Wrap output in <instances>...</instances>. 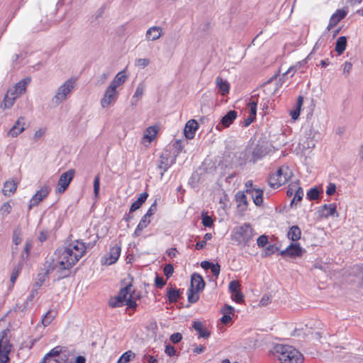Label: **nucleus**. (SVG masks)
<instances>
[{
    "label": "nucleus",
    "mask_w": 363,
    "mask_h": 363,
    "mask_svg": "<svg viewBox=\"0 0 363 363\" xmlns=\"http://www.w3.org/2000/svg\"><path fill=\"white\" fill-rule=\"evenodd\" d=\"M182 340V335L181 333H173L171 336H170V341L174 343V344H176V343H178L181 340Z\"/></svg>",
    "instance_id": "57"
},
{
    "label": "nucleus",
    "mask_w": 363,
    "mask_h": 363,
    "mask_svg": "<svg viewBox=\"0 0 363 363\" xmlns=\"http://www.w3.org/2000/svg\"><path fill=\"white\" fill-rule=\"evenodd\" d=\"M118 97V90L108 85L101 99L100 104L103 108H107L116 103Z\"/></svg>",
    "instance_id": "11"
},
{
    "label": "nucleus",
    "mask_w": 363,
    "mask_h": 363,
    "mask_svg": "<svg viewBox=\"0 0 363 363\" xmlns=\"http://www.w3.org/2000/svg\"><path fill=\"white\" fill-rule=\"evenodd\" d=\"M198 123L192 119L189 121L184 128V133L187 139H192L195 135V133L198 129Z\"/></svg>",
    "instance_id": "20"
},
{
    "label": "nucleus",
    "mask_w": 363,
    "mask_h": 363,
    "mask_svg": "<svg viewBox=\"0 0 363 363\" xmlns=\"http://www.w3.org/2000/svg\"><path fill=\"white\" fill-rule=\"evenodd\" d=\"M31 247H32V242L29 240H26V244H25V247H24V252L26 254V257H24L23 255H22V258L23 259H26L30 253V251L31 250Z\"/></svg>",
    "instance_id": "56"
},
{
    "label": "nucleus",
    "mask_w": 363,
    "mask_h": 363,
    "mask_svg": "<svg viewBox=\"0 0 363 363\" xmlns=\"http://www.w3.org/2000/svg\"><path fill=\"white\" fill-rule=\"evenodd\" d=\"M199 292V291H196V290L191 289V288H189L188 289L187 298H188V301L190 303H194L199 300V296L198 294Z\"/></svg>",
    "instance_id": "39"
},
{
    "label": "nucleus",
    "mask_w": 363,
    "mask_h": 363,
    "mask_svg": "<svg viewBox=\"0 0 363 363\" xmlns=\"http://www.w3.org/2000/svg\"><path fill=\"white\" fill-rule=\"evenodd\" d=\"M176 162L175 157H172L171 152L165 150L160 157L157 169L160 171V177H163L164 173Z\"/></svg>",
    "instance_id": "10"
},
{
    "label": "nucleus",
    "mask_w": 363,
    "mask_h": 363,
    "mask_svg": "<svg viewBox=\"0 0 363 363\" xmlns=\"http://www.w3.org/2000/svg\"><path fill=\"white\" fill-rule=\"evenodd\" d=\"M67 252H70V255L74 261L77 262L85 255L86 246L84 242L77 240L66 246L62 247Z\"/></svg>",
    "instance_id": "6"
},
{
    "label": "nucleus",
    "mask_w": 363,
    "mask_h": 363,
    "mask_svg": "<svg viewBox=\"0 0 363 363\" xmlns=\"http://www.w3.org/2000/svg\"><path fill=\"white\" fill-rule=\"evenodd\" d=\"M30 78H25L18 82V83H16L15 86L13 88L10 89L9 91H12L13 94H15V95L18 97L26 91V86L28 83H30Z\"/></svg>",
    "instance_id": "21"
},
{
    "label": "nucleus",
    "mask_w": 363,
    "mask_h": 363,
    "mask_svg": "<svg viewBox=\"0 0 363 363\" xmlns=\"http://www.w3.org/2000/svg\"><path fill=\"white\" fill-rule=\"evenodd\" d=\"M201 219L202 224L205 227H211L213 223V220L211 216H209L207 213L202 212L201 213Z\"/></svg>",
    "instance_id": "45"
},
{
    "label": "nucleus",
    "mask_w": 363,
    "mask_h": 363,
    "mask_svg": "<svg viewBox=\"0 0 363 363\" xmlns=\"http://www.w3.org/2000/svg\"><path fill=\"white\" fill-rule=\"evenodd\" d=\"M237 117V112L234 110L229 111L220 120V124L224 128L229 127Z\"/></svg>",
    "instance_id": "24"
},
{
    "label": "nucleus",
    "mask_w": 363,
    "mask_h": 363,
    "mask_svg": "<svg viewBox=\"0 0 363 363\" xmlns=\"http://www.w3.org/2000/svg\"><path fill=\"white\" fill-rule=\"evenodd\" d=\"M127 75L125 74V70L119 72L113 78V79L110 83L109 86L113 87L117 89V88L122 84H123L127 80Z\"/></svg>",
    "instance_id": "23"
},
{
    "label": "nucleus",
    "mask_w": 363,
    "mask_h": 363,
    "mask_svg": "<svg viewBox=\"0 0 363 363\" xmlns=\"http://www.w3.org/2000/svg\"><path fill=\"white\" fill-rule=\"evenodd\" d=\"M148 216L144 215L137 225L134 234L135 236H139L144 228H145L150 223Z\"/></svg>",
    "instance_id": "32"
},
{
    "label": "nucleus",
    "mask_w": 363,
    "mask_h": 363,
    "mask_svg": "<svg viewBox=\"0 0 363 363\" xmlns=\"http://www.w3.org/2000/svg\"><path fill=\"white\" fill-rule=\"evenodd\" d=\"M75 86V79L70 78L65 81L56 90L55 94L52 99V103L56 106L65 101L74 90Z\"/></svg>",
    "instance_id": "5"
},
{
    "label": "nucleus",
    "mask_w": 363,
    "mask_h": 363,
    "mask_svg": "<svg viewBox=\"0 0 363 363\" xmlns=\"http://www.w3.org/2000/svg\"><path fill=\"white\" fill-rule=\"evenodd\" d=\"M301 230L298 225L291 226L287 233L288 238L293 242L298 241L301 238Z\"/></svg>",
    "instance_id": "28"
},
{
    "label": "nucleus",
    "mask_w": 363,
    "mask_h": 363,
    "mask_svg": "<svg viewBox=\"0 0 363 363\" xmlns=\"http://www.w3.org/2000/svg\"><path fill=\"white\" fill-rule=\"evenodd\" d=\"M240 285L239 282L238 281L234 280L230 282L228 289L230 293H234L240 291Z\"/></svg>",
    "instance_id": "49"
},
{
    "label": "nucleus",
    "mask_w": 363,
    "mask_h": 363,
    "mask_svg": "<svg viewBox=\"0 0 363 363\" xmlns=\"http://www.w3.org/2000/svg\"><path fill=\"white\" fill-rule=\"evenodd\" d=\"M216 86L219 90V92L222 95H226L229 93L230 84L227 80L223 79L220 77H217L216 79Z\"/></svg>",
    "instance_id": "26"
},
{
    "label": "nucleus",
    "mask_w": 363,
    "mask_h": 363,
    "mask_svg": "<svg viewBox=\"0 0 363 363\" xmlns=\"http://www.w3.org/2000/svg\"><path fill=\"white\" fill-rule=\"evenodd\" d=\"M135 357V354L130 351L128 350L125 352H124L118 359L117 363H128L132 357Z\"/></svg>",
    "instance_id": "42"
},
{
    "label": "nucleus",
    "mask_w": 363,
    "mask_h": 363,
    "mask_svg": "<svg viewBox=\"0 0 363 363\" xmlns=\"http://www.w3.org/2000/svg\"><path fill=\"white\" fill-rule=\"evenodd\" d=\"M157 211V201H155V202L150 206L149 209L147 210V213L145 214L146 216H148L149 218L152 216Z\"/></svg>",
    "instance_id": "60"
},
{
    "label": "nucleus",
    "mask_w": 363,
    "mask_h": 363,
    "mask_svg": "<svg viewBox=\"0 0 363 363\" xmlns=\"http://www.w3.org/2000/svg\"><path fill=\"white\" fill-rule=\"evenodd\" d=\"M17 189V183L13 180L6 181L4 184L2 192L6 196H11L13 195Z\"/></svg>",
    "instance_id": "25"
},
{
    "label": "nucleus",
    "mask_w": 363,
    "mask_h": 363,
    "mask_svg": "<svg viewBox=\"0 0 363 363\" xmlns=\"http://www.w3.org/2000/svg\"><path fill=\"white\" fill-rule=\"evenodd\" d=\"M303 196V190L301 187L298 186L295 190L294 196L291 202V206L296 205V203L302 200Z\"/></svg>",
    "instance_id": "38"
},
{
    "label": "nucleus",
    "mask_w": 363,
    "mask_h": 363,
    "mask_svg": "<svg viewBox=\"0 0 363 363\" xmlns=\"http://www.w3.org/2000/svg\"><path fill=\"white\" fill-rule=\"evenodd\" d=\"M293 176V172L288 165L281 166L274 174L268 178V184L272 189H277L286 184Z\"/></svg>",
    "instance_id": "3"
},
{
    "label": "nucleus",
    "mask_w": 363,
    "mask_h": 363,
    "mask_svg": "<svg viewBox=\"0 0 363 363\" xmlns=\"http://www.w3.org/2000/svg\"><path fill=\"white\" fill-rule=\"evenodd\" d=\"M131 291H132V285L131 284H128L124 288H122L120 290V291L118 293V295L121 297H122L124 300H126L130 295H132L130 294Z\"/></svg>",
    "instance_id": "43"
},
{
    "label": "nucleus",
    "mask_w": 363,
    "mask_h": 363,
    "mask_svg": "<svg viewBox=\"0 0 363 363\" xmlns=\"http://www.w3.org/2000/svg\"><path fill=\"white\" fill-rule=\"evenodd\" d=\"M157 133V128L155 127L150 126L146 129L143 139L150 143L156 137Z\"/></svg>",
    "instance_id": "35"
},
{
    "label": "nucleus",
    "mask_w": 363,
    "mask_h": 363,
    "mask_svg": "<svg viewBox=\"0 0 363 363\" xmlns=\"http://www.w3.org/2000/svg\"><path fill=\"white\" fill-rule=\"evenodd\" d=\"M231 294V297L235 302L241 303L243 301L244 296L240 291Z\"/></svg>",
    "instance_id": "54"
},
{
    "label": "nucleus",
    "mask_w": 363,
    "mask_h": 363,
    "mask_svg": "<svg viewBox=\"0 0 363 363\" xmlns=\"http://www.w3.org/2000/svg\"><path fill=\"white\" fill-rule=\"evenodd\" d=\"M74 176V170L71 169L64 172L60 177L55 191L58 194L63 193L69 186Z\"/></svg>",
    "instance_id": "12"
},
{
    "label": "nucleus",
    "mask_w": 363,
    "mask_h": 363,
    "mask_svg": "<svg viewBox=\"0 0 363 363\" xmlns=\"http://www.w3.org/2000/svg\"><path fill=\"white\" fill-rule=\"evenodd\" d=\"M164 352H165L168 356H169V357H173V356H174V355H175V354H176V350H175V348H174L172 345H171L168 344V345H167L165 346Z\"/></svg>",
    "instance_id": "58"
},
{
    "label": "nucleus",
    "mask_w": 363,
    "mask_h": 363,
    "mask_svg": "<svg viewBox=\"0 0 363 363\" xmlns=\"http://www.w3.org/2000/svg\"><path fill=\"white\" fill-rule=\"evenodd\" d=\"M205 287V282L203 279V277L197 274L194 273L191 275V289L196 290V291H201Z\"/></svg>",
    "instance_id": "18"
},
{
    "label": "nucleus",
    "mask_w": 363,
    "mask_h": 363,
    "mask_svg": "<svg viewBox=\"0 0 363 363\" xmlns=\"http://www.w3.org/2000/svg\"><path fill=\"white\" fill-rule=\"evenodd\" d=\"M267 242H268V238L267 235H260L257 240V245L259 247H264L267 244Z\"/></svg>",
    "instance_id": "53"
},
{
    "label": "nucleus",
    "mask_w": 363,
    "mask_h": 363,
    "mask_svg": "<svg viewBox=\"0 0 363 363\" xmlns=\"http://www.w3.org/2000/svg\"><path fill=\"white\" fill-rule=\"evenodd\" d=\"M253 236V228L249 223H244L234 228L233 239L239 245H248L251 240H252Z\"/></svg>",
    "instance_id": "4"
},
{
    "label": "nucleus",
    "mask_w": 363,
    "mask_h": 363,
    "mask_svg": "<svg viewBox=\"0 0 363 363\" xmlns=\"http://www.w3.org/2000/svg\"><path fill=\"white\" fill-rule=\"evenodd\" d=\"M25 118L22 116L19 117L13 126L9 130L8 135L13 138L17 137L25 130Z\"/></svg>",
    "instance_id": "16"
},
{
    "label": "nucleus",
    "mask_w": 363,
    "mask_h": 363,
    "mask_svg": "<svg viewBox=\"0 0 363 363\" xmlns=\"http://www.w3.org/2000/svg\"><path fill=\"white\" fill-rule=\"evenodd\" d=\"M277 247H275L273 245H270L266 247L264 252L263 253L264 257H267L273 253H274Z\"/></svg>",
    "instance_id": "61"
},
{
    "label": "nucleus",
    "mask_w": 363,
    "mask_h": 363,
    "mask_svg": "<svg viewBox=\"0 0 363 363\" xmlns=\"http://www.w3.org/2000/svg\"><path fill=\"white\" fill-rule=\"evenodd\" d=\"M0 211L2 213L9 214L11 211V206L10 205V203L9 202H6V203H3V205L1 207Z\"/></svg>",
    "instance_id": "64"
},
{
    "label": "nucleus",
    "mask_w": 363,
    "mask_h": 363,
    "mask_svg": "<svg viewBox=\"0 0 363 363\" xmlns=\"http://www.w3.org/2000/svg\"><path fill=\"white\" fill-rule=\"evenodd\" d=\"M256 206H261L263 202V191L259 189H254L250 194Z\"/></svg>",
    "instance_id": "31"
},
{
    "label": "nucleus",
    "mask_w": 363,
    "mask_h": 363,
    "mask_svg": "<svg viewBox=\"0 0 363 363\" xmlns=\"http://www.w3.org/2000/svg\"><path fill=\"white\" fill-rule=\"evenodd\" d=\"M270 355L275 363H302L303 357L294 347L277 344L270 351Z\"/></svg>",
    "instance_id": "1"
},
{
    "label": "nucleus",
    "mask_w": 363,
    "mask_h": 363,
    "mask_svg": "<svg viewBox=\"0 0 363 363\" xmlns=\"http://www.w3.org/2000/svg\"><path fill=\"white\" fill-rule=\"evenodd\" d=\"M236 201L240 203H242L244 204L245 206H247V196L245 194L244 192L242 191H238L237 194H236Z\"/></svg>",
    "instance_id": "47"
},
{
    "label": "nucleus",
    "mask_w": 363,
    "mask_h": 363,
    "mask_svg": "<svg viewBox=\"0 0 363 363\" xmlns=\"http://www.w3.org/2000/svg\"><path fill=\"white\" fill-rule=\"evenodd\" d=\"M145 89V86L144 84H139L135 89V91L134 93V95L133 96V99H140L143 96L144 94Z\"/></svg>",
    "instance_id": "46"
},
{
    "label": "nucleus",
    "mask_w": 363,
    "mask_h": 363,
    "mask_svg": "<svg viewBox=\"0 0 363 363\" xmlns=\"http://www.w3.org/2000/svg\"><path fill=\"white\" fill-rule=\"evenodd\" d=\"M193 328L198 332L199 337L207 338L210 336V332L204 327L200 321H194Z\"/></svg>",
    "instance_id": "27"
},
{
    "label": "nucleus",
    "mask_w": 363,
    "mask_h": 363,
    "mask_svg": "<svg viewBox=\"0 0 363 363\" xmlns=\"http://www.w3.org/2000/svg\"><path fill=\"white\" fill-rule=\"evenodd\" d=\"M257 106V104L255 101H250L248 104V107L250 109V116H252V117H256Z\"/></svg>",
    "instance_id": "51"
},
{
    "label": "nucleus",
    "mask_w": 363,
    "mask_h": 363,
    "mask_svg": "<svg viewBox=\"0 0 363 363\" xmlns=\"http://www.w3.org/2000/svg\"><path fill=\"white\" fill-rule=\"evenodd\" d=\"M18 96H16L15 94H13L12 91H9L8 90L7 93L4 96L1 106H4L5 108H10L13 106Z\"/></svg>",
    "instance_id": "29"
},
{
    "label": "nucleus",
    "mask_w": 363,
    "mask_h": 363,
    "mask_svg": "<svg viewBox=\"0 0 363 363\" xmlns=\"http://www.w3.org/2000/svg\"><path fill=\"white\" fill-rule=\"evenodd\" d=\"M269 152L267 145L258 144L252 151V157H247L246 160L250 162L255 163L257 161L262 160Z\"/></svg>",
    "instance_id": "13"
},
{
    "label": "nucleus",
    "mask_w": 363,
    "mask_h": 363,
    "mask_svg": "<svg viewBox=\"0 0 363 363\" xmlns=\"http://www.w3.org/2000/svg\"><path fill=\"white\" fill-rule=\"evenodd\" d=\"M336 191V185L333 183H329L326 189V194L328 196H332L335 194Z\"/></svg>",
    "instance_id": "62"
},
{
    "label": "nucleus",
    "mask_w": 363,
    "mask_h": 363,
    "mask_svg": "<svg viewBox=\"0 0 363 363\" xmlns=\"http://www.w3.org/2000/svg\"><path fill=\"white\" fill-rule=\"evenodd\" d=\"M336 207L335 203L324 204L319 211V213L320 216L324 218L334 216L336 213Z\"/></svg>",
    "instance_id": "22"
},
{
    "label": "nucleus",
    "mask_w": 363,
    "mask_h": 363,
    "mask_svg": "<svg viewBox=\"0 0 363 363\" xmlns=\"http://www.w3.org/2000/svg\"><path fill=\"white\" fill-rule=\"evenodd\" d=\"M164 274L167 278L170 277L174 272V267L171 264H166L163 269Z\"/></svg>",
    "instance_id": "52"
},
{
    "label": "nucleus",
    "mask_w": 363,
    "mask_h": 363,
    "mask_svg": "<svg viewBox=\"0 0 363 363\" xmlns=\"http://www.w3.org/2000/svg\"><path fill=\"white\" fill-rule=\"evenodd\" d=\"M47 275H48L47 272L38 274V277H37V279H36L35 284H33V287L39 290V289L42 286V285L45 282Z\"/></svg>",
    "instance_id": "40"
},
{
    "label": "nucleus",
    "mask_w": 363,
    "mask_h": 363,
    "mask_svg": "<svg viewBox=\"0 0 363 363\" xmlns=\"http://www.w3.org/2000/svg\"><path fill=\"white\" fill-rule=\"evenodd\" d=\"M347 15V12L342 9H338L330 17L329 24L327 26L326 30L328 31L333 26H336L342 19H343Z\"/></svg>",
    "instance_id": "19"
},
{
    "label": "nucleus",
    "mask_w": 363,
    "mask_h": 363,
    "mask_svg": "<svg viewBox=\"0 0 363 363\" xmlns=\"http://www.w3.org/2000/svg\"><path fill=\"white\" fill-rule=\"evenodd\" d=\"M320 190L318 187H313L311 188L308 192H307V198L311 200H316L320 196Z\"/></svg>",
    "instance_id": "41"
},
{
    "label": "nucleus",
    "mask_w": 363,
    "mask_h": 363,
    "mask_svg": "<svg viewBox=\"0 0 363 363\" xmlns=\"http://www.w3.org/2000/svg\"><path fill=\"white\" fill-rule=\"evenodd\" d=\"M213 274L217 277H218L220 271V266L218 264H213L211 265V268H210Z\"/></svg>",
    "instance_id": "63"
},
{
    "label": "nucleus",
    "mask_w": 363,
    "mask_h": 363,
    "mask_svg": "<svg viewBox=\"0 0 363 363\" xmlns=\"http://www.w3.org/2000/svg\"><path fill=\"white\" fill-rule=\"evenodd\" d=\"M181 295L180 291L177 289L169 288L167 289V298L170 303H175L179 298Z\"/></svg>",
    "instance_id": "34"
},
{
    "label": "nucleus",
    "mask_w": 363,
    "mask_h": 363,
    "mask_svg": "<svg viewBox=\"0 0 363 363\" xmlns=\"http://www.w3.org/2000/svg\"><path fill=\"white\" fill-rule=\"evenodd\" d=\"M125 305L131 309H134L137 306V303L135 300L133 298V296L130 295L128 298L125 301Z\"/></svg>",
    "instance_id": "55"
},
{
    "label": "nucleus",
    "mask_w": 363,
    "mask_h": 363,
    "mask_svg": "<svg viewBox=\"0 0 363 363\" xmlns=\"http://www.w3.org/2000/svg\"><path fill=\"white\" fill-rule=\"evenodd\" d=\"M121 252V247L116 243L110 246L109 252L105 254L101 259V263L103 265H111L116 263Z\"/></svg>",
    "instance_id": "9"
},
{
    "label": "nucleus",
    "mask_w": 363,
    "mask_h": 363,
    "mask_svg": "<svg viewBox=\"0 0 363 363\" xmlns=\"http://www.w3.org/2000/svg\"><path fill=\"white\" fill-rule=\"evenodd\" d=\"M125 301L122 297L119 295L111 298L108 304L111 308H118L123 306L125 304Z\"/></svg>",
    "instance_id": "37"
},
{
    "label": "nucleus",
    "mask_w": 363,
    "mask_h": 363,
    "mask_svg": "<svg viewBox=\"0 0 363 363\" xmlns=\"http://www.w3.org/2000/svg\"><path fill=\"white\" fill-rule=\"evenodd\" d=\"M149 64L150 60L147 58H139L135 60V65L140 68H145Z\"/></svg>",
    "instance_id": "50"
},
{
    "label": "nucleus",
    "mask_w": 363,
    "mask_h": 363,
    "mask_svg": "<svg viewBox=\"0 0 363 363\" xmlns=\"http://www.w3.org/2000/svg\"><path fill=\"white\" fill-rule=\"evenodd\" d=\"M163 35L162 28L160 26H152L149 28L145 33V39L148 41L158 40Z\"/></svg>",
    "instance_id": "17"
},
{
    "label": "nucleus",
    "mask_w": 363,
    "mask_h": 363,
    "mask_svg": "<svg viewBox=\"0 0 363 363\" xmlns=\"http://www.w3.org/2000/svg\"><path fill=\"white\" fill-rule=\"evenodd\" d=\"M67 353L68 351L65 347L57 346L47 353L43 359L45 362L51 361L53 362L55 360H59L60 362H65L68 359Z\"/></svg>",
    "instance_id": "8"
},
{
    "label": "nucleus",
    "mask_w": 363,
    "mask_h": 363,
    "mask_svg": "<svg viewBox=\"0 0 363 363\" xmlns=\"http://www.w3.org/2000/svg\"><path fill=\"white\" fill-rule=\"evenodd\" d=\"M304 250L298 243H291L285 250L281 252V255L295 258L301 256Z\"/></svg>",
    "instance_id": "15"
},
{
    "label": "nucleus",
    "mask_w": 363,
    "mask_h": 363,
    "mask_svg": "<svg viewBox=\"0 0 363 363\" xmlns=\"http://www.w3.org/2000/svg\"><path fill=\"white\" fill-rule=\"evenodd\" d=\"M165 284L166 281L162 277L156 276L155 279V284L157 288L162 289L165 285Z\"/></svg>",
    "instance_id": "59"
},
{
    "label": "nucleus",
    "mask_w": 363,
    "mask_h": 363,
    "mask_svg": "<svg viewBox=\"0 0 363 363\" xmlns=\"http://www.w3.org/2000/svg\"><path fill=\"white\" fill-rule=\"evenodd\" d=\"M100 189V177L96 175L94 180V194L95 197H97L99 194Z\"/></svg>",
    "instance_id": "48"
},
{
    "label": "nucleus",
    "mask_w": 363,
    "mask_h": 363,
    "mask_svg": "<svg viewBox=\"0 0 363 363\" xmlns=\"http://www.w3.org/2000/svg\"><path fill=\"white\" fill-rule=\"evenodd\" d=\"M56 316V312L49 311H48L42 318V324L44 327L49 325Z\"/></svg>",
    "instance_id": "36"
},
{
    "label": "nucleus",
    "mask_w": 363,
    "mask_h": 363,
    "mask_svg": "<svg viewBox=\"0 0 363 363\" xmlns=\"http://www.w3.org/2000/svg\"><path fill=\"white\" fill-rule=\"evenodd\" d=\"M69 253L62 247L58 248L55 252L58 280L67 277L70 274V269L77 263Z\"/></svg>",
    "instance_id": "2"
},
{
    "label": "nucleus",
    "mask_w": 363,
    "mask_h": 363,
    "mask_svg": "<svg viewBox=\"0 0 363 363\" xmlns=\"http://www.w3.org/2000/svg\"><path fill=\"white\" fill-rule=\"evenodd\" d=\"M12 349L9 342V331L2 330L0 333V363H9V354Z\"/></svg>",
    "instance_id": "7"
},
{
    "label": "nucleus",
    "mask_w": 363,
    "mask_h": 363,
    "mask_svg": "<svg viewBox=\"0 0 363 363\" xmlns=\"http://www.w3.org/2000/svg\"><path fill=\"white\" fill-rule=\"evenodd\" d=\"M148 197V194L146 192H143L140 194L138 199L134 201L130 208V212H134L136 210L139 209L142 204L147 200Z\"/></svg>",
    "instance_id": "30"
},
{
    "label": "nucleus",
    "mask_w": 363,
    "mask_h": 363,
    "mask_svg": "<svg viewBox=\"0 0 363 363\" xmlns=\"http://www.w3.org/2000/svg\"><path fill=\"white\" fill-rule=\"evenodd\" d=\"M50 191V189L48 186H44L38 190L30 199L28 210H30L33 206H38L41 201L48 196Z\"/></svg>",
    "instance_id": "14"
},
{
    "label": "nucleus",
    "mask_w": 363,
    "mask_h": 363,
    "mask_svg": "<svg viewBox=\"0 0 363 363\" xmlns=\"http://www.w3.org/2000/svg\"><path fill=\"white\" fill-rule=\"evenodd\" d=\"M347 47V38L345 36H340L337 38L335 43V51L341 55L346 49Z\"/></svg>",
    "instance_id": "33"
},
{
    "label": "nucleus",
    "mask_w": 363,
    "mask_h": 363,
    "mask_svg": "<svg viewBox=\"0 0 363 363\" xmlns=\"http://www.w3.org/2000/svg\"><path fill=\"white\" fill-rule=\"evenodd\" d=\"M174 152L173 155H172V157H175V160H177V157L179 155V153L182 152L183 149L182 143L180 140H176L173 145Z\"/></svg>",
    "instance_id": "44"
}]
</instances>
